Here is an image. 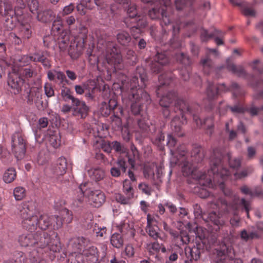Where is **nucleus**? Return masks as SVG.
<instances>
[{
  "label": "nucleus",
  "mask_w": 263,
  "mask_h": 263,
  "mask_svg": "<svg viewBox=\"0 0 263 263\" xmlns=\"http://www.w3.org/2000/svg\"><path fill=\"white\" fill-rule=\"evenodd\" d=\"M67 168V160L64 157H60L57 160L56 166H51L46 170V173L50 177L58 178L65 174Z\"/></svg>",
  "instance_id": "nucleus-24"
},
{
  "label": "nucleus",
  "mask_w": 263,
  "mask_h": 263,
  "mask_svg": "<svg viewBox=\"0 0 263 263\" xmlns=\"http://www.w3.org/2000/svg\"><path fill=\"white\" fill-rule=\"evenodd\" d=\"M84 261L87 263H97L99 257V252L97 247L91 246L83 250L81 253Z\"/></svg>",
  "instance_id": "nucleus-32"
},
{
  "label": "nucleus",
  "mask_w": 263,
  "mask_h": 263,
  "mask_svg": "<svg viewBox=\"0 0 263 263\" xmlns=\"http://www.w3.org/2000/svg\"><path fill=\"white\" fill-rule=\"evenodd\" d=\"M48 125V119L47 118H41L37 122L36 129L34 131L35 136H38V132L41 131L42 129L47 127Z\"/></svg>",
  "instance_id": "nucleus-55"
},
{
  "label": "nucleus",
  "mask_w": 263,
  "mask_h": 263,
  "mask_svg": "<svg viewBox=\"0 0 263 263\" xmlns=\"http://www.w3.org/2000/svg\"><path fill=\"white\" fill-rule=\"evenodd\" d=\"M67 263H84V259L81 253H72L68 258Z\"/></svg>",
  "instance_id": "nucleus-58"
},
{
  "label": "nucleus",
  "mask_w": 263,
  "mask_h": 263,
  "mask_svg": "<svg viewBox=\"0 0 263 263\" xmlns=\"http://www.w3.org/2000/svg\"><path fill=\"white\" fill-rule=\"evenodd\" d=\"M16 176V173L15 170L13 168H10L4 174L3 180L6 183H9L14 180Z\"/></svg>",
  "instance_id": "nucleus-53"
},
{
  "label": "nucleus",
  "mask_w": 263,
  "mask_h": 263,
  "mask_svg": "<svg viewBox=\"0 0 263 263\" xmlns=\"http://www.w3.org/2000/svg\"><path fill=\"white\" fill-rule=\"evenodd\" d=\"M29 20L19 22L20 26L19 28V34L24 39H28L32 35V30Z\"/></svg>",
  "instance_id": "nucleus-39"
},
{
  "label": "nucleus",
  "mask_w": 263,
  "mask_h": 263,
  "mask_svg": "<svg viewBox=\"0 0 263 263\" xmlns=\"http://www.w3.org/2000/svg\"><path fill=\"white\" fill-rule=\"evenodd\" d=\"M241 238L245 241L249 239L259 238V235L257 232H251L248 233L246 230H243L240 233Z\"/></svg>",
  "instance_id": "nucleus-61"
},
{
  "label": "nucleus",
  "mask_w": 263,
  "mask_h": 263,
  "mask_svg": "<svg viewBox=\"0 0 263 263\" xmlns=\"http://www.w3.org/2000/svg\"><path fill=\"white\" fill-rule=\"evenodd\" d=\"M55 13L51 10H46L43 11H39L37 14V20L43 23H47L53 20L55 17Z\"/></svg>",
  "instance_id": "nucleus-46"
},
{
  "label": "nucleus",
  "mask_w": 263,
  "mask_h": 263,
  "mask_svg": "<svg viewBox=\"0 0 263 263\" xmlns=\"http://www.w3.org/2000/svg\"><path fill=\"white\" fill-rule=\"evenodd\" d=\"M195 244L192 247H185L184 249L186 257L190 262L192 260H198L204 249L209 250L216 241L215 236L209 232L205 229L199 227L196 232Z\"/></svg>",
  "instance_id": "nucleus-7"
},
{
  "label": "nucleus",
  "mask_w": 263,
  "mask_h": 263,
  "mask_svg": "<svg viewBox=\"0 0 263 263\" xmlns=\"http://www.w3.org/2000/svg\"><path fill=\"white\" fill-rule=\"evenodd\" d=\"M85 196L88 198L90 204L95 208L100 207L105 201V196L100 190H92L87 186L85 188Z\"/></svg>",
  "instance_id": "nucleus-25"
},
{
  "label": "nucleus",
  "mask_w": 263,
  "mask_h": 263,
  "mask_svg": "<svg viewBox=\"0 0 263 263\" xmlns=\"http://www.w3.org/2000/svg\"><path fill=\"white\" fill-rule=\"evenodd\" d=\"M113 116L111 117L112 126L115 128H120L122 126L121 117L123 116L122 108L118 107L117 111H115Z\"/></svg>",
  "instance_id": "nucleus-47"
},
{
  "label": "nucleus",
  "mask_w": 263,
  "mask_h": 263,
  "mask_svg": "<svg viewBox=\"0 0 263 263\" xmlns=\"http://www.w3.org/2000/svg\"><path fill=\"white\" fill-rule=\"evenodd\" d=\"M44 139L48 144L54 148L59 147L61 144V137L58 130L54 128H49L44 135Z\"/></svg>",
  "instance_id": "nucleus-28"
},
{
  "label": "nucleus",
  "mask_w": 263,
  "mask_h": 263,
  "mask_svg": "<svg viewBox=\"0 0 263 263\" xmlns=\"http://www.w3.org/2000/svg\"><path fill=\"white\" fill-rule=\"evenodd\" d=\"M48 160V155L46 154L44 151H41L37 155L35 161L37 164L43 165L47 163Z\"/></svg>",
  "instance_id": "nucleus-62"
},
{
  "label": "nucleus",
  "mask_w": 263,
  "mask_h": 263,
  "mask_svg": "<svg viewBox=\"0 0 263 263\" xmlns=\"http://www.w3.org/2000/svg\"><path fill=\"white\" fill-rule=\"evenodd\" d=\"M88 174L90 178L95 181H99L105 177L104 171L99 167H93L88 170Z\"/></svg>",
  "instance_id": "nucleus-45"
},
{
  "label": "nucleus",
  "mask_w": 263,
  "mask_h": 263,
  "mask_svg": "<svg viewBox=\"0 0 263 263\" xmlns=\"http://www.w3.org/2000/svg\"><path fill=\"white\" fill-rule=\"evenodd\" d=\"M210 159L211 168L207 173L198 171L196 179L203 186L219 188L226 197H231L232 192L226 187L224 182L231 176V172L224 167V161L229 162L231 168L237 169L240 166V160L236 158L232 159L230 153H224L220 148L213 150Z\"/></svg>",
  "instance_id": "nucleus-1"
},
{
  "label": "nucleus",
  "mask_w": 263,
  "mask_h": 263,
  "mask_svg": "<svg viewBox=\"0 0 263 263\" xmlns=\"http://www.w3.org/2000/svg\"><path fill=\"white\" fill-rule=\"evenodd\" d=\"M127 13L128 14V17L124 19V23L127 26H129L128 23L132 22L133 20H137L135 17L140 14L138 11L137 6L135 4L130 3L128 5Z\"/></svg>",
  "instance_id": "nucleus-43"
},
{
  "label": "nucleus",
  "mask_w": 263,
  "mask_h": 263,
  "mask_svg": "<svg viewBox=\"0 0 263 263\" xmlns=\"http://www.w3.org/2000/svg\"><path fill=\"white\" fill-rule=\"evenodd\" d=\"M24 80L16 73H10L8 80V85L14 90V93H18Z\"/></svg>",
  "instance_id": "nucleus-34"
},
{
  "label": "nucleus",
  "mask_w": 263,
  "mask_h": 263,
  "mask_svg": "<svg viewBox=\"0 0 263 263\" xmlns=\"http://www.w3.org/2000/svg\"><path fill=\"white\" fill-rule=\"evenodd\" d=\"M174 233L175 234H172L171 236L173 237L175 242L178 247L187 244L191 241V238L186 232H178L175 230Z\"/></svg>",
  "instance_id": "nucleus-37"
},
{
  "label": "nucleus",
  "mask_w": 263,
  "mask_h": 263,
  "mask_svg": "<svg viewBox=\"0 0 263 263\" xmlns=\"http://www.w3.org/2000/svg\"><path fill=\"white\" fill-rule=\"evenodd\" d=\"M213 53L216 56L217 55V50L216 49H210L205 57L200 61V64L202 66L204 73L209 74L212 72L215 69L214 63L210 58V54Z\"/></svg>",
  "instance_id": "nucleus-30"
},
{
  "label": "nucleus",
  "mask_w": 263,
  "mask_h": 263,
  "mask_svg": "<svg viewBox=\"0 0 263 263\" xmlns=\"http://www.w3.org/2000/svg\"><path fill=\"white\" fill-rule=\"evenodd\" d=\"M117 39L120 44L126 46L130 42L131 37L127 32L121 31L117 34Z\"/></svg>",
  "instance_id": "nucleus-52"
},
{
  "label": "nucleus",
  "mask_w": 263,
  "mask_h": 263,
  "mask_svg": "<svg viewBox=\"0 0 263 263\" xmlns=\"http://www.w3.org/2000/svg\"><path fill=\"white\" fill-rule=\"evenodd\" d=\"M229 90L233 91V95L235 97L241 96L244 94V91L240 89L236 83H232L230 87H227L224 84L215 85L213 83L209 82L206 91L207 98L209 101V108H213L214 107L213 100L216 99L221 92Z\"/></svg>",
  "instance_id": "nucleus-12"
},
{
  "label": "nucleus",
  "mask_w": 263,
  "mask_h": 263,
  "mask_svg": "<svg viewBox=\"0 0 263 263\" xmlns=\"http://www.w3.org/2000/svg\"><path fill=\"white\" fill-rule=\"evenodd\" d=\"M175 107L177 108L176 115L173 117L171 123L172 130L179 137H181L183 134L181 132L182 125L186 123L185 114L193 116V108L188 103H185L181 100L176 103Z\"/></svg>",
  "instance_id": "nucleus-11"
},
{
  "label": "nucleus",
  "mask_w": 263,
  "mask_h": 263,
  "mask_svg": "<svg viewBox=\"0 0 263 263\" xmlns=\"http://www.w3.org/2000/svg\"><path fill=\"white\" fill-rule=\"evenodd\" d=\"M191 161L194 163L201 162L204 157V150L203 148L199 145H195L191 152Z\"/></svg>",
  "instance_id": "nucleus-42"
},
{
  "label": "nucleus",
  "mask_w": 263,
  "mask_h": 263,
  "mask_svg": "<svg viewBox=\"0 0 263 263\" xmlns=\"http://www.w3.org/2000/svg\"><path fill=\"white\" fill-rule=\"evenodd\" d=\"M167 146L172 155L171 164L180 166L184 176L192 175L196 179L198 171L196 170V166L187 160L185 145L178 144L176 139L172 135L169 134L167 136Z\"/></svg>",
  "instance_id": "nucleus-6"
},
{
  "label": "nucleus",
  "mask_w": 263,
  "mask_h": 263,
  "mask_svg": "<svg viewBox=\"0 0 263 263\" xmlns=\"http://www.w3.org/2000/svg\"><path fill=\"white\" fill-rule=\"evenodd\" d=\"M38 227L43 230L51 228L54 230H58L63 226L62 220L57 215L49 216L47 214H37Z\"/></svg>",
  "instance_id": "nucleus-18"
},
{
  "label": "nucleus",
  "mask_w": 263,
  "mask_h": 263,
  "mask_svg": "<svg viewBox=\"0 0 263 263\" xmlns=\"http://www.w3.org/2000/svg\"><path fill=\"white\" fill-rule=\"evenodd\" d=\"M143 174L145 178L152 180V183L156 186H159V182L156 181L154 169L149 166L145 165L143 169Z\"/></svg>",
  "instance_id": "nucleus-48"
},
{
  "label": "nucleus",
  "mask_w": 263,
  "mask_h": 263,
  "mask_svg": "<svg viewBox=\"0 0 263 263\" xmlns=\"http://www.w3.org/2000/svg\"><path fill=\"white\" fill-rule=\"evenodd\" d=\"M110 243L114 247L119 249L123 246L124 240L120 234L115 233L111 236Z\"/></svg>",
  "instance_id": "nucleus-50"
},
{
  "label": "nucleus",
  "mask_w": 263,
  "mask_h": 263,
  "mask_svg": "<svg viewBox=\"0 0 263 263\" xmlns=\"http://www.w3.org/2000/svg\"><path fill=\"white\" fill-rule=\"evenodd\" d=\"M56 81L58 84L62 87L69 84V81L66 79L65 74L62 71H57Z\"/></svg>",
  "instance_id": "nucleus-56"
},
{
  "label": "nucleus",
  "mask_w": 263,
  "mask_h": 263,
  "mask_svg": "<svg viewBox=\"0 0 263 263\" xmlns=\"http://www.w3.org/2000/svg\"><path fill=\"white\" fill-rule=\"evenodd\" d=\"M139 127L138 132L143 138L149 137L153 143L158 146L159 149L163 151L164 149V135L162 131L157 132L155 125L151 124L145 118L138 120Z\"/></svg>",
  "instance_id": "nucleus-9"
},
{
  "label": "nucleus",
  "mask_w": 263,
  "mask_h": 263,
  "mask_svg": "<svg viewBox=\"0 0 263 263\" xmlns=\"http://www.w3.org/2000/svg\"><path fill=\"white\" fill-rule=\"evenodd\" d=\"M62 217L59 218L62 220V223H70L73 219V215L71 211L67 209H64L61 212Z\"/></svg>",
  "instance_id": "nucleus-54"
},
{
  "label": "nucleus",
  "mask_w": 263,
  "mask_h": 263,
  "mask_svg": "<svg viewBox=\"0 0 263 263\" xmlns=\"http://www.w3.org/2000/svg\"><path fill=\"white\" fill-rule=\"evenodd\" d=\"M220 203L221 204V211L224 210L227 214L233 215L234 217L231 218L230 223L233 226H237L239 222V219L237 216L238 213L239 209L240 206L242 207L246 212L247 216L249 217V211L250 210V203L244 198H242L240 202L238 201L235 197L233 201L228 203L227 200H221Z\"/></svg>",
  "instance_id": "nucleus-13"
},
{
  "label": "nucleus",
  "mask_w": 263,
  "mask_h": 263,
  "mask_svg": "<svg viewBox=\"0 0 263 263\" xmlns=\"http://www.w3.org/2000/svg\"><path fill=\"white\" fill-rule=\"evenodd\" d=\"M98 54L96 55L93 51L88 50L87 54L91 64H97V68L100 72L106 71L108 74L116 73L118 70L123 68L122 57L120 50L115 43L108 41L99 40L97 45Z\"/></svg>",
  "instance_id": "nucleus-5"
},
{
  "label": "nucleus",
  "mask_w": 263,
  "mask_h": 263,
  "mask_svg": "<svg viewBox=\"0 0 263 263\" xmlns=\"http://www.w3.org/2000/svg\"><path fill=\"white\" fill-rule=\"evenodd\" d=\"M118 107H121V106L118 105L116 97H113L109 99L107 103L103 102L101 103L100 112L102 116H108L111 112L114 114L115 111H117Z\"/></svg>",
  "instance_id": "nucleus-29"
},
{
  "label": "nucleus",
  "mask_w": 263,
  "mask_h": 263,
  "mask_svg": "<svg viewBox=\"0 0 263 263\" xmlns=\"http://www.w3.org/2000/svg\"><path fill=\"white\" fill-rule=\"evenodd\" d=\"M168 62L169 59L165 52H158L151 63V71L153 73H158L163 70V67Z\"/></svg>",
  "instance_id": "nucleus-26"
},
{
  "label": "nucleus",
  "mask_w": 263,
  "mask_h": 263,
  "mask_svg": "<svg viewBox=\"0 0 263 263\" xmlns=\"http://www.w3.org/2000/svg\"><path fill=\"white\" fill-rule=\"evenodd\" d=\"M173 78V74L171 72L163 73L159 76L158 78L160 85L158 86L156 89V93L158 97H161L162 98L163 97L168 96V99H165V102L169 100V98H172L173 94L175 95V98L173 100V103L174 102V106L173 109L174 112H177V108L175 107L176 103L178 101L181 100L185 103H188L185 100L179 98L177 93L175 91H168L167 89V86L169 85L172 82Z\"/></svg>",
  "instance_id": "nucleus-14"
},
{
  "label": "nucleus",
  "mask_w": 263,
  "mask_h": 263,
  "mask_svg": "<svg viewBox=\"0 0 263 263\" xmlns=\"http://www.w3.org/2000/svg\"><path fill=\"white\" fill-rule=\"evenodd\" d=\"M112 148L114 149L117 152L120 153L123 155L121 156L122 157H124L127 154H130L132 155V150L130 149V152L126 153V148L121 144V143L117 141H114L111 143Z\"/></svg>",
  "instance_id": "nucleus-59"
},
{
  "label": "nucleus",
  "mask_w": 263,
  "mask_h": 263,
  "mask_svg": "<svg viewBox=\"0 0 263 263\" xmlns=\"http://www.w3.org/2000/svg\"><path fill=\"white\" fill-rule=\"evenodd\" d=\"M72 103L74 116L81 118H85L87 116L89 108L84 102L76 99Z\"/></svg>",
  "instance_id": "nucleus-31"
},
{
  "label": "nucleus",
  "mask_w": 263,
  "mask_h": 263,
  "mask_svg": "<svg viewBox=\"0 0 263 263\" xmlns=\"http://www.w3.org/2000/svg\"><path fill=\"white\" fill-rule=\"evenodd\" d=\"M26 140L20 133L12 137V151L17 160L23 159L26 153Z\"/></svg>",
  "instance_id": "nucleus-21"
},
{
  "label": "nucleus",
  "mask_w": 263,
  "mask_h": 263,
  "mask_svg": "<svg viewBox=\"0 0 263 263\" xmlns=\"http://www.w3.org/2000/svg\"><path fill=\"white\" fill-rule=\"evenodd\" d=\"M61 96H62L63 99L65 101L71 100L72 102H73L74 100H76L77 99L73 97V96L72 95V92H71L70 89L66 87V86L62 87Z\"/></svg>",
  "instance_id": "nucleus-57"
},
{
  "label": "nucleus",
  "mask_w": 263,
  "mask_h": 263,
  "mask_svg": "<svg viewBox=\"0 0 263 263\" xmlns=\"http://www.w3.org/2000/svg\"><path fill=\"white\" fill-rule=\"evenodd\" d=\"M89 183L85 182L81 184L76 190V193L71 204V208L76 209L81 208L83 205L84 197L85 196V188L88 186Z\"/></svg>",
  "instance_id": "nucleus-27"
},
{
  "label": "nucleus",
  "mask_w": 263,
  "mask_h": 263,
  "mask_svg": "<svg viewBox=\"0 0 263 263\" xmlns=\"http://www.w3.org/2000/svg\"><path fill=\"white\" fill-rule=\"evenodd\" d=\"M130 149L132 150V155L127 154L124 157L120 156L117 161V166H115L110 169V174L112 176L118 177L120 176L121 171L123 173L126 172L127 167V163L130 166L128 171V176L133 182L136 181V178L135 176L133 170L135 169V162L139 159V153L133 144H131Z\"/></svg>",
  "instance_id": "nucleus-8"
},
{
  "label": "nucleus",
  "mask_w": 263,
  "mask_h": 263,
  "mask_svg": "<svg viewBox=\"0 0 263 263\" xmlns=\"http://www.w3.org/2000/svg\"><path fill=\"white\" fill-rule=\"evenodd\" d=\"M51 34L59 44L60 49L65 50L69 44L70 33L68 31L63 29L62 20L60 16H58L53 23Z\"/></svg>",
  "instance_id": "nucleus-15"
},
{
  "label": "nucleus",
  "mask_w": 263,
  "mask_h": 263,
  "mask_svg": "<svg viewBox=\"0 0 263 263\" xmlns=\"http://www.w3.org/2000/svg\"><path fill=\"white\" fill-rule=\"evenodd\" d=\"M18 242L22 247L35 248L29 254L31 263H49L44 258L45 255L49 256L48 251L59 252L62 249L58 234L55 231L48 234L38 231L35 233L23 234L20 236Z\"/></svg>",
  "instance_id": "nucleus-4"
},
{
  "label": "nucleus",
  "mask_w": 263,
  "mask_h": 263,
  "mask_svg": "<svg viewBox=\"0 0 263 263\" xmlns=\"http://www.w3.org/2000/svg\"><path fill=\"white\" fill-rule=\"evenodd\" d=\"M15 256L16 259H10L5 260L3 263H24L25 257L24 253L22 252H17Z\"/></svg>",
  "instance_id": "nucleus-64"
},
{
  "label": "nucleus",
  "mask_w": 263,
  "mask_h": 263,
  "mask_svg": "<svg viewBox=\"0 0 263 263\" xmlns=\"http://www.w3.org/2000/svg\"><path fill=\"white\" fill-rule=\"evenodd\" d=\"M143 3L153 6L148 11V15L152 20L159 19L162 17L161 26L162 35L159 37L157 35L156 28L152 26L150 28L151 36L160 43H164L167 39V35L170 31L172 32V38L169 42L170 50L179 49L181 46V40L178 36L180 25V21L173 20V8L170 0H141Z\"/></svg>",
  "instance_id": "nucleus-2"
},
{
  "label": "nucleus",
  "mask_w": 263,
  "mask_h": 263,
  "mask_svg": "<svg viewBox=\"0 0 263 263\" xmlns=\"http://www.w3.org/2000/svg\"><path fill=\"white\" fill-rule=\"evenodd\" d=\"M22 218L31 217L38 214L34 203L29 202L23 205L20 210Z\"/></svg>",
  "instance_id": "nucleus-40"
},
{
  "label": "nucleus",
  "mask_w": 263,
  "mask_h": 263,
  "mask_svg": "<svg viewBox=\"0 0 263 263\" xmlns=\"http://www.w3.org/2000/svg\"><path fill=\"white\" fill-rule=\"evenodd\" d=\"M175 98V95L173 94L172 98H169V100L167 102H165V99H168V96H164L161 98L159 100V104L160 106L163 108L162 112L164 117L165 118H169L170 117L173 116L172 114L173 112L175 113L174 110L173 111H171L170 109V105L173 103V100Z\"/></svg>",
  "instance_id": "nucleus-36"
},
{
  "label": "nucleus",
  "mask_w": 263,
  "mask_h": 263,
  "mask_svg": "<svg viewBox=\"0 0 263 263\" xmlns=\"http://www.w3.org/2000/svg\"><path fill=\"white\" fill-rule=\"evenodd\" d=\"M120 4L128 5L129 0H114ZM96 5L103 19H110L114 16L116 10L118 9L117 5L109 3L108 0H95Z\"/></svg>",
  "instance_id": "nucleus-16"
},
{
  "label": "nucleus",
  "mask_w": 263,
  "mask_h": 263,
  "mask_svg": "<svg viewBox=\"0 0 263 263\" xmlns=\"http://www.w3.org/2000/svg\"><path fill=\"white\" fill-rule=\"evenodd\" d=\"M22 219V224L24 228L31 232L36 230L38 227L37 215L31 217H26Z\"/></svg>",
  "instance_id": "nucleus-38"
},
{
  "label": "nucleus",
  "mask_w": 263,
  "mask_h": 263,
  "mask_svg": "<svg viewBox=\"0 0 263 263\" xmlns=\"http://www.w3.org/2000/svg\"><path fill=\"white\" fill-rule=\"evenodd\" d=\"M176 60L181 63L183 67L180 70L179 73L181 79L184 81H187L190 78L191 61L190 58L184 53H177L175 54Z\"/></svg>",
  "instance_id": "nucleus-23"
},
{
  "label": "nucleus",
  "mask_w": 263,
  "mask_h": 263,
  "mask_svg": "<svg viewBox=\"0 0 263 263\" xmlns=\"http://www.w3.org/2000/svg\"><path fill=\"white\" fill-rule=\"evenodd\" d=\"M196 109L194 111L193 109V118L195 123L196 124L197 127H200L203 125H205L206 129V133L208 135L211 136L214 131V118L213 116L207 117L204 121L199 118V117L196 114L200 109V106L198 105H195L194 107V109Z\"/></svg>",
  "instance_id": "nucleus-22"
},
{
  "label": "nucleus",
  "mask_w": 263,
  "mask_h": 263,
  "mask_svg": "<svg viewBox=\"0 0 263 263\" xmlns=\"http://www.w3.org/2000/svg\"><path fill=\"white\" fill-rule=\"evenodd\" d=\"M227 68L233 73L239 77H246L247 73L243 68L241 66H236L233 64L231 58H228L226 61Z\"/></svg>",
  "instance_id": "nucleus-41"
},
{
  "label": "nucleus",
  "mask_w": 263,
  "mask_h": 263,
  "mask_svg": "<svg viewBox=\"0 0 263 263\" xmlns=\"http://www.w3.org/2000/svg\"><path fill=\"white\" fill-rule=\"evenodd\" d=\"M26 7L23 0H16L14 9L12 8L11 4H7L5 8V16L6 20V26L9 29H12L16 25V22H21L26 19L24 15V9Z\"/></svg>",
  "instance_id": "nucleus-10"
},
{
  "label": "nucleus",
  "mask_w": 263,
  "mask_h": 263,
  "mask_svg": "<svg viewBox=\"0 0 263 263\" xmlns=\"http://www.w3.org/2000/svg\"><path fill=\"white\" fill-rule=\"evenodd\" d=\"M213 35H214L215 42L218 46L223 44L222 38L224 37V33L222 31L215 29L213 32Z\"/></svg>",
  "instance_id": "nucleus-63"
},
{
  "label": "nucleus",
  "mask_w": 263,
  "mask_h": 263,
  "mask_svg": "<svg viewBox=\"0 0 263 263\" xmlns=\"http://www.w3.org/2000/svg\"><path fill=\"white\" fill-rule=\"evenodd\" d=\"M13 195L15 200H21L26 196V190L21 186L16 187L13 190Z\"/></svg>",
  "instance_id": "nucleus-60"
},
{
  "label": "nucleus",
  "mask_w": 263,
  "mask_h": 263,
  "mask_svg": "<svg viewBox=\"0 0 263 263\" xmlns=\"http://www.w3.org/2000/svg\"><path fill=\"white\" fill-rule=\"evenodd\" d=\"M235 257V253L231 246L226 244L221 245L215 249L212 254V259L216 263H223Z\"/></svg>",
  "instance_id": "nucleus-19"
},
{
  "label": "nucleus",
  "mask_w": 263,
  "mask_h": 263,
  "mask_svg": "<svg viewBox=\"0 0 263 263\" xmlns=\"http://www.w3.org/2000/svg\"><path fill=\"white\" fill-rule=\"evenodd\" d=\"M227 200L225 198L221 197H214L213 200L211 202V206L214 209L218 210V213L216 211H213L209 213L208 218L215 225L221 226L224 224V221L222 217V213H226L224 210L221 211V200Z\"/></svg>",
  "instance_id": "nucleus-20"
},
{
  "label": "nucleus",
  "mask_w": 263,
  "mask_h": 263,
  "mask_svg": "<svg viewBox=\"0 0 263 263\" xmlns=\"http://www.w3.org/2000/svg\"><path fill=\"white\" fill-rule=\"evenodd\" d=\"M146 249L149 255H156L155 257H158L157 254L160 251L161 248L160 244L157 241L147 243Z\"/></svg>",
  "instance_id": "nucleus-49"
},
{
  "label": "nucleus",
  "mask_w": 263,
  "mask_h": 263,
  "mask_svg": "<svg viewBox=\"0 0 263 263\" xmlns=\"http://www.w3.org/2000/svg\"><path fill=\"white\" fill-rule=\"evenodd\" d=\"M155 223H157V221L154 217L148 214L146 231L151 237L157 240L159 237V233H158L159 228Z\"/></svg>",
  "instance_id": "nucleus-33"
},
{
  "label": "nucleus",
  "mask_w": 263,
  "mask_h": 263,
  "mask_svg": "<svg viewBox=\"0 0 263 263\" xmlns=\"http://www.w3.org/2000/svg\"><path fill=\"white\" fill-rule=\"evenodd\" d=\"M120 80V90L123 102L128 105L130 104L131 111L135 115L140 114L144 104H148L151 100L149 95L144 90L147 81L145 69L138 67L135 73L130 81H127L126 76L122 74Z\"/></svg>",
  "instance_id": "nucleus-3"
},
{
  "label": "nucleus",
  "mask_w": 263,
  "mask_h": 263,
  "mask_svg": "<svg viewBox=\"0 0 263 263\" xmlns=\"http://www.w3.org/2000/svg\"><path fill=\"white\" fill-rule=\"evenodd\" d=\"M194 0H176L175 6L177 10H180L184 9H191Z\"/></svg>",
  "instance_id": "nucleus-51"
},
{
  "label": "nucleus",
  "mask_w": 263,
  "mask_h": 263,
  "mask_svg": "<svg viewBox=\"0 0 263 263\" xmlns=\"http://www.w3.org/2000/svg\"><path fill=\"white\" fill-rule=\"evenodd\" d=\"M49 54L45 51H39L32 55L33 62H40L46 68L51 67L50 61L49 59Z\"/></svg>",
  "instance_id": "nucleus-35"
},
{
  "label": "nucleus",
  "mask_w": 263,
  "mask_h": 263,
  "mask_svg": "<svg viewBox=\"0 0 263 263\" xmlns=\"http://www.w3.org/2000/svg\"><path fill=\"white\" fill-rule=\"evenodd\" d=\"M42 99V93L36 87H31L27 96V103L31 104L33 102L36 103Z\"/></svg>",
  "instance_id": "nucleus-44"
},
{
  "label": "nucleus",
  "mask_w": 263,
  "mask_h": 263,
  "mask_svg": "<svg viewBox=\"0 0 263 263\" xmlns=\"http://www.w3.org/2000/svg\"><path fill=\"white\" fill-rule=\"evenodd\" d=\"M87 34L86 28H81L79 34L74 37V43L71 42L68 54L72 59H77L82 54L87 39Z\"/></svg>",
  "instance_id": "nucleus-17"
}]
</instances>
